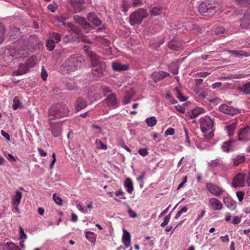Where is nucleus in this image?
<instances>
[{"instance_id":"f257e3e1","label":"nucleus","mask_w":250,"mask_h":250,"mask_svg":"<svg viewBox=\"0 0 250 250\" xmlns=\"http://www.w3.org/2000/svg\"><path fill=\"white\" fill-rule=\"evenodd\" d=\"M83 48L91 60L92 75L96 77H101L105 68V62L101 57L90 50L89 46L85 45Z\"/></svg>"},{"instance_id":"f03ea898","label":"nucleus","mask_w":250,"mask_h":250,"mask_svg":"<svg viewBox=\"0 0 250 250\" xmlns=\"http://www.w3.org/2000/svg\"><path fill=\"white\" fill-rule=\"evenodd\" d=\"M69 111L67 106L64 104H58L52 105L48 111V120L59 119L67 116Z\"/></svg>"},{"instance_id":"7ed1b4c3","label":"nucleus","mask_w":250,"mask_h":250,"mask_svg":"<svg viewBox=\"0 0 250 250\" xmlns=\"http://www.w3.org/2000/svg\"><path fill=\"white\" fill-rule=\"evenodd\" d=\"M201 130L208 139H211L214 135L213 121L210 117L205 116L200 119Z\"/></svg>"},{"instance_id":"20e7f679","label":"nucleus","mask_w":250,"mask_h":250,"mask_svg":"<svg viewBox=\"0 0 250 250\" xmlns=\"http://www.w3.org/2000/svg\"><path fill=\"white\" fill-rule=\"evenodd\" d=\"M81 64V58L77 55H72L68 58L62 65L68 72H73L78 69Z\"/></svg>"},{"instance_id":"39448f33","label":"nucleus","mask_w":250,"mask_h":250,"mask_svg":"<svg viewBox=\"0 0 250 250\" xmlns=\"http://www.w3.org/2000/svg\"><path fill=\"white\" fill-rule=\"evenodd\" d=\"M146 10L139 8L132 13L129 16V22L131 25H139L148 16Z\"/></svg>"},{"instance_id":"423d86ee","label":"nucleus","mask_w":250,"mask_h":250,"mask_svg":"<svg viewBox=\"0 0 250 250\" xmlns=\"http://www.w3.org/2000/svg\"><path fill=\"white\" fill-rule=\"evenodd\" d=\"M217 4L214 1L206 0L199 6V12L202 15L212 13L215 11Z\"/></svg>"},{"instance_id":"0eeeda50","label":"nucleus","mask_w":250,"mask_h":250,"mask_svg":"<svg viewBox=\"0 0 250 250\" xmlns=\"http://www.w3.org/2000/svg\"><path fill=\"white\" fill-rule=\"evenodd\" d=\"M68 2L74 13L81 12L84 9V0H68Z\"/></svg>"},{"instance_id":"6e6552de","label":"nucleus","mask_w":250,"mask_h":250,"mask_svg":"<svg viewBox=\"0 0 250 250\" xmlns=\"http://www.w3.org/2000/svg\"><path fill=\"white\" fill-rule=\"evenodd\" d=\"M250 131V127L249 126L240 128L238 132V140L245 142L250 141V137L249 136Z\"/></svg>"},{"instance_id":"1a4fd4ad","label":"nucleus","mask_w":250,"mask_h":250,"mask_svg":"<svg viewBox=\"0 0 250 250\" xmlns=\"http://www.w3.org/2000/svg\"><path fill=\"white\" fill-rule=\"evenodd\" d=\"M206 188L210 193L215 196H220L224 191L222 188L211 183H207Z\"/></svg>"},{"instance_id":"9d476101","label":"nucleus","mask_w":250,"mask_h":250,"mask_svg":"<svg viewBox=\"0 0 250 250\" xmlns=\"http://www.w3.org/2000/svg\"><path fill=\"white\" fill-rule=\"evenodd\" d=\"M219 110L220 111H221L224 113L230 115L238 114L240 113V111L238 109L232 106H229L226 104H221L219 107Z\"/></svg>"},{"instance_id":"9b49d317","label":"nucleus","mask_w":250,"mask_h":250,"mask_svg":"<svg viewBox=\"0 0 250 250\" xmlns=\"http://www.w3.org/2000/svg\"><path fill=\"white\" fill-rule=\"evenodd\" d=\"M48 122L50 124V126L51 129V132L52 135L55 137H58L61 136L62 133V123H53L51 120L49 121Z\"/></svg>"},{"instance_id":"f8f14e48","label":"nucleus","mask_w":250,"mask_h":250,"mask_svg":"<svg viewBox=\"0 0 250 250\" xmlns=\"http://www.w3.org/2000/svg\"><path fill=\"white\" fill-rule=\"evenodd\" d=\"M208 206L214 210H221L223 207L221 202L215 198H211L209 199Z\"/></svg>"},{"instance_id":"ddd939ff","label":"nucleus","mask_w":250,"mask_h":250,"mask_svg":"<svg viewBox=\"0 0 250 250\" xmlns=\"http://www.w3.org/2000/svg\"><path fill=\"white\" fill-rule=\"evenodd\" d=\"M245 175L240 173L236 175L233 178L232 185L234 187H243L244 186Z\"/></svg>"},{"instance_id":"4468645a","label":"nucleus","mask_w":250,"mask_h":250,"mask_svg":"<svg viewBox=\"0 0 250 250\" xmlns=\"http://www.w3.org/2000/svg\"><path fill=\"white\" fill-rule=\"evenodd\" d=\"M169 75V74L168 72L159 71L158 72H154L152 74V78L154 82H157Z\"/></svg>"},{"instance_id":"2eb2a0df","label":"nucleus","mask_w":250,"mask_h":250,"mask_svg":"<svg viewBox=\"0 0 250 250\" xmlns=\"http://www.w3.org/2000/svg\"><path fill=\"white\" fill-rule=\"evenodd\" d=\"M205 110L201 107H196L188 112V116L190 119H194L199 116L201 114L204 113Z\"/></svg>"},{"instance_id":"dca6fc26","label":"nucleus","mask_w":250,"mask_h":250,"mask_svg":"<svg viewBox=\"0 0 250 250\" xmlns=\"http://www.w3.org/2000/svg\"><path fill=\"white\" fill-rule=\"evenodd\" d=\"M237 125L236 122H233L231 124L224 126V130L227 131V133L229 136L231 137L234 135Z\"/></svg>"},{"instance_id":"f3484780","label":"nucleus","mask_w":250,"mask_h":250,"mask_svg":"<svg viewBox=\"0 0 250 250\" xmlns=\"http://www.w3.org/2000/svg\"><path fill=\"white\" fill-rule=\"evenodd\" d=\"M106 104L108 106H114L117 104V100L116 95L113 94H110L105 99Z\"/></svg>"},{"instance_id":"a211bd4d","label":"nucleus","mask_w":250,"mask_h":250,"mask_svg":"<svg viewBox=\"0 0 250 250\" xmlns=\"http://www.w3.org/2000/svg\"><path fill=\"white\" fill-rule=\"evenodd\" d=\"M223 202L226 206L231 210H234L236 208V203L231 197H226L223 199Z\"/></svg>"},{"instance_id":"6ab92c4d","label":"nucleus","mask_w":250,"mask_h":250,"mask_svg":"<svg viewBox=\"0 0 250 250\" xmlns=\"http://www.w3.org/2000/svg\"><path fill=\"white\" fill-rule=\"evenodd\" d=\"M242 28L249 29L250 28V14H245L243 17L240 24Z\"/></svg>"},{"instance_id":"aec40b11","label":"nucleus","mask_w":250,"mask_h":250,"mask_svg":"<svg viewBox=\"0 0 250 250\" xmlns=\"http://www.w3.org/2000/svg\"><path fill=\"white\" fill-rule=\"evenodd\" d=\"M112 67L113 69L116 71H121L123 70H126L128 69L129 66L126 64H123L118 62H113L112 63Z\"/></svg>"},{"instance_id":"412c9836","label":"nucleus","mask_w":250,"mask_h":250,"mask_svg":"<svg viewBox=\"0 0 250 250\" xmlns=\"http://www.w3.org/2000/svg\"><path fill=\"white\" fill-rule=\"evenodd\" d=\"M73 19L76 22L83 26L85 28L90 27V24L86 21L84 18L81 17L78 15H75L74 16Z\"/></svg>"},{"instance_id":"4be33fe9","label":"nucleus","mask_w":250,"mask_h":250,"mask_svg":"<svg viewBox=\"0 0 250 250\" xmlns=\"http://www.w3.org/2000/svg\"><path fill=\"white\" fill-rule=\"evenodd\" d=\"M168 47L172 50H179L182 49L183 47L181 42H177L176 40H172L168 43Z\"/></svg>"},{"instance_id":"5701e85b","label":"nucleus","mask_w":250,"mask_h":250,"mask_svg":"<svg viewBox=\"0 0 250 250\" xmlns=\"http://www.w3.org/2000/svg\"><path fill=\"white\" fill-rule=\"evenodd\" d=\"M87 19L96 26L100 25L102 23L101 21L97 18L96 15L92 12L88 13Z\"/></svg>"},{"instance_id":"b1692460","label":"nucleus","mask_w":250,"mask_h":250,"mask_svg":"<svg viewBox=\"0 0 250 250\" xmlns=\"http://www.w3.org/2000/svg\"><path fill=\"white\" fill-rule=\"evenodd\" d=\"M87 105V104L85 100L82 98H79L76 103V109L77 111H79L86 107Z\"/></svg>"},{"instance_id":"393cba45","label":"nucleus","mask_w":250,"mask_h":250,"mask_svg":"<svg viewBox=\"0 0 250 250\" xmlns=\"http://www.w3.org/2000/svg\"><path fill=\"white\" fill-rule=\"evenodd\" d=\"M28 68L29 67L26 64H21L20 65L19 69L14 71L13 74L16 76L21 75L26 73L27 72Z\"/></svg>"},{"instance_id":"a878e982","label":"nucleus","mask_w":250,"mask_h":250,"mask_svg":"<svg viewBox=\"0 0 250 250\" xmlns=\"http://www.w3.org/2000/svg\"><path fill=\"white\" fill-rule=\"evenodd\" d=\"M229 51L236 57H249L250 56V54L247 53L244 50H229Z\"/></svg>"},{"instance_id":"bb28decb","label":"nucleus","mask_w":250,"mask_h":250,"mask_svg":"<svg viewBox=\"0 0 250 250\" xmlns=\"http://www.w3.org/2000/svg\"><path fill=\"white\" fill-rule=\"evenodd\" d=\"M194 91L198 97L202 99H205L208 95L207 92L200 87H196Z\"/></svg>"},{"instance_id":"cd10ccee","label":"nucleus","mask_w":250,"mask_h":250,"mask_svg":"<svg viewBox=\"0 0 250 250\" xmlns=\"http://www.w3.org/2000/svg\"><path fill=\"white\" fill-rule=\"evenodd\" d=\"M123 241L126 248L128 247L130 245V235L126 230H124Z\"/></svg>"},{"instance_id":"c85d7f7f","label":"nucleus","mask_w":250,"mask_h":250,"mask_svg":"<svg viewBox=\"0 0 250 250\" xmlns=\"http://www.w3.org/2000/svg\"><path fill=\"white\" fill-rule=\"evenodd\" d=\"M22 198V193L20 191H16L15 195L12 198L13 204L20 205Z\"/></svg>"},{"instance_id":"c756f323","label":"nucleus","mask_w":250,"mask_h":250,"mask_svg":"<svg viewBox=\"0 0 250 250\" xmlns=\"http://www.w3.org/2000/svg\"><path fill=\"white\" fill-rule=\"evenodd\" d=\"M124 186L127 188V191L129 193H132L133 190V186L132 182L130 178H126L124 183Z\"/></svg>"},{"instance_id":"7c9ffc66","label":"nucleus","mask_w":250,"mask_h":250,"mask_svg":"<svg viewBox=\"0 0 250 250\" xmlns=\"http://www.w3.org/2000/svg\"><path fill=\"white\" fill-rule=\"evenodd\" d=\"M49 38L53 39L56 43H58L61 41L62 36L61 34L55 32H49Z\"/></svg>"},{"instance_id":"2f4dec72","label":"nucleus","mask_w":250,"mask_h":250,"mask_svg":"<svg viewBox=\"0 0 250 250\" xmlns=\"http://www.w3.org/2000/svg\"><path fill=\"white\" fill-rule=\"evenodd\" d=\"M240 90L246 95L250 94V82H247L239 87Z\"/></svg>"},{"instance_id":"473e14b6","label":"nucleus","mask_w":250,"mask_h":250,"mask_svg":"<svg viewBox=\"0 0 250 250\" xmlns=\"http://www.w3.org/2000/svg\"><path fill=\"white\" fill-rule=\"evenodd\" d=\"M246 160V158L244 156H237L233 159V165L237 166L239 164L243 163Z\"/></svg>"},{"instance_id":"72a5a7b5","label":"nucleus","mask_w":250,"mask_h":250,"mask_svg":"<svg viewBox=\"0 0 250 250\" xmlns=\"http://www.w3.org/2000/svg\"><path fill=\"white\" fill-rule=\"evenodd\" d=\"M233 143L232 140H229L223 143L222 148L225 152H229L232 148L231 144Z\"/></svg>"},{"instance_id":"f704fd0d","label":"nucleus","mask_w":250,"mask_h":250,"mask_svg":"<svg viewBox=\"0 0 250 250\" xmlns=\"http://www.w3.org/2000/svg\"><path fill=\"white\" fill-rule=\"evenodd\" d=\"M151 14L153 16H158L163 13V8L160 6H154L151 10Z\"/></svg>"},{"instance_id":"c9c22d12","label":"nucleus","mask_w":250,"mask_h":250,"mask_svg":"<svg viewBox=\"0 0 250 250\" xmlns=\"http://www.w3.org/2000/svg\"><path fill=\"white\" fill-rule=\"evenodd\" d=\"M37 61V59L35 56H32L28 58L25 62V64L29 68L34 66Z\"/></svg>"},{"instance_id":"e433bc0d","label":"nucleus","mask_w":250,"mask_h":250,"mask_svg":"<svg viewBox=\"0 0 250 250\" xmlns=\"http://www.w3.org/2000/svg\"><path fill=\"white\" fill-rule=\"evenodd\" d=\"M146 122L148 126L152 127L156 125L157 121L155 117L152 116L146 118Z\"/></svg>"},{"instance_id":"4c0bfd02","label":"nucleus","mask_w":250,"mask_h":250,"mask_svg":"<svg viewBox=\"0 0 250 250\" xmlns=\"http://www.w3.org/2000/svg\"><path fill=\"white\" fill-rule=\"evenodd\" d=\"M92 128L94 134L96 137H100V134L102 133V128L98 125H93Z\"/></svg>"},{"instance_id":"58836bf2","label":"nucleus","mask_w":250,"mask_h":250,"mask_svg":"<svg viewBox=\"0 0 250 250\" xmlns=\"http://www.w3.org/2000/svg\"><path fill=\"white\" fill-rule=\"evenodd\" d=\"M21 103L20 102L18 97L16 96L13 99V108L14 110H17L18 108L21 106Z\"/></svg>"},{"instance_id":"ea45409f","label":"nucleus","mask_w":250,"mask_h":250,"mask_svg":"<svg viewBox=\"0 0 250 250\" xmlns=\"http://www.w3.org/2000/svg\"><path fill=\"white\" fill-rule=\"evenodd\" d=\"M55 43L56 42L53 39H49L46 41V46L50 51H53L54 49Z\"/></svg>"},{"instance_id":"a19ab883","label":"nucleus","mask_w":250,"mask_h":250,"mask_svg":"<svg viewBox=\"0 0 250 250\" xmlns=\"http://www.w3.org/2000/svg\"><path fill=\"white\" fill-rule=\"evenodd\" d=\"M85 237L91 243H94L96 241V238L93 232L90 231L87 232Z\"/></svg>"},{"instance_id":"79ce46f5","label":"nucleus","mask_w":250,"mask_h":250,"mask_svg":"<svg viewBox=\"0 0 250 250\" xmlns=\"http://www.w3.org/2000/svg\"><path fill=\"white\" fill-rule=\"evenodd\" d=\"M175 95L176 97L181 102H184L186 100L185 97L182 95L180 91L178 88L175 89Z\"/></svg>"},{"instance_id":"37998d69","label":"nucleus","mask_w":250,"mask_h":250,"mask_svg":"<svg viewBox=\"0 0 250 250\" xmlns=\"http://www.w3.org/2000/svg\"><path fill=\"white\" fill-rule=\"evenodd\" d=\"M5 29L4 27L0 24V44L3 42Z\"/></svg>"},{"instance_id":"c03bdc74","label":"nucleus","mask_w":250,"mask_h":250,"mask_svg":"<svg viewBox=\"0 0 250 250\" xmlns=\"http://www.w3.org/2000/svg\"><path fill=\"white\" fill-rule=\"evenodd\" d=\"M132 98V92L128 93L124 98L123 103L124 104L129 103L131 101V99Z\"/></svg>"},{"instance_id":"a18cd8bd","label":"nucleus","mask_w":250,"mask_h":250,"mask_svg":"<svg viewBox=\"0 0 250 250\" xmlns=\"http://www.w3.org/2000/svg\"><path fill=\"white\" fill-rule=\"evenodd\" d=\"M95 143L97 148L98 149L106 150L107 148V146L104 144L100 140H96Z\"/></svg>"},{"instance_id":"49530a36","label":"nucleus","mask_w":250,"mask_h":250,"mask_svg":"<svg viewBox=\"0 0 250 250\" xmlns=\"http://www.w3.org/2000/svg\"><path fill=\"white\" fill-rule=\"evenodd\" d=\"M225 31L226 29L224 27L219 26L216 28L215 33L216 35L221 36L225 34Z\"/></svg>"},{"instance_id":"de8ad7c7","label":"nucleus","mask_w":250,"mask_h":250,"mask_svg":"<svg viewBox=\"0 0 250 250\" xmlns=\"http://www.w3.org/2000/svg\"><path fill=\"white\" fill-rule=\"evenodd\" d=\"M188 209V208L187 207H184L182 208L177 213L176 215L175 216V219H178L183 213L187 212Z\"/></svg>"},{"instance_id":"09e8293b","label":"nucleus","mask_w":250,"mask_h":250,"mask_svg":"<svg viewBox=\"0 0 250 250\" xmlns=\"http://www.w3.org/2000/svg\"><path fill=\"white\" fill-rule=\"evenodd\" d=\"M170 218L171 214L170 213L168 214V215H167L164 218L163 222L161 224V227H164L166 226L168 224L169 220L170 219Z\"/></svg>"},{"instance_id":"8fccbe9b","label":"nucleus","mask_w":250,"mask_h":250,"mask_svg":"<svg viewBox=\"0 0 250 250\" xmlns=\"http://www.w3.org/2000/svg\"><path fill=\"white\" fill-rule=\"evenodd\" d=\"M115 196L119 197L121 199H125V192L121 189H119L115 192Z\"/></svg>"},{"instance_id":"3c124183","label":"nucleus","mask_w":250,"mask_h":250,"mask_svg":"<svg viewBox=\"0 0 250 250\" xmlns=\"http://www.w3.org/2000/svg\"><path fill=\"white\" fill-rule=\"evenodd\" d=\"M122 7L123 8V10L125 12H127L129 7V3L128 1L125 0H124L123 2L122 3Z\"/></svg>"},{"instance_id":"603ef678","label":"nucleus","mask_w":250,"mask_h":250,"mask_svg":"<svg viewBox=\"0 0 250 250\" xmlns=\"http://www.w3.org/2000/svg\"><path fill=\"white\" fill-rule=\"evenodd\" d=\"M53 199L54 202L58 205H61L62 204V200L59 196H56V194L54 193L53 195Z\"/></svg>"},{"instance_id":"864d4df0","label":"nucleus","mask_w":250,"mask_h":250,"mask_svg":"<svg viewBox=\"0 0 250 250\" xmlns=\"http://www.w3.org/2000/svg\"><path fill=\"white\" fill-rule=\"evenodd\" d=\"M210 73L208 72L202 71L198 72L196 74V77H206L209 75Z\"/></svg>"},{"instance_id":"5fc2aeb1","label":"nucleus","mask_w":250,"mask_h":250,"mask_svg":"<svg viewBox=\"0 0 250 250\" xmlns=\"http://www.w3.org/2000/svg\"><path fill=\"white\" fill-rule=\"evenodd\" d=\"M244 195L245 194L243 191H238L236 192L237 197L240 202L243 200Z\"/></svg>"},{"instance_id":"6e6d98bb","label":"nucleus","mask_w":250,"mask_h":250,"mask_svg":"<svg viewBox=\"0 0 250 250\" xmlns=\"http://www.w3.org/2000/svg\"><path fill=\"white\" fill-rule=\"evenodd\" d=\"M175 133V130L171 127H169L167 128L166 131H165V135L168 136V135H173Z\"/></svg>"},{"instance_id":"4d7b16f0","label":"nucleus","mask_w":250,"mask_h":250,"mask_svg":"<svg viewBox=\"0 0 250 250\" xmlns=\"http://www.w3.org/2000/svg\"><path fill=\"white\" fill-rule=\"evenodd\" d=\"M138 153L143 156H146L148 154V150L146 148H141L139 149Z\"/></svg>"},{"instance_id":"13d9d810","label":"nucleus","mask_w":250,"mask_h":250,"mask_svg":"<svg viewBox=\"0 0 250 250\" xmlns=\"http://www.w3.org/2000/svg\"><path fill=\"white\" fill-rule=\"evenodd\" d=\"M166 98L173 104L177 103V101L169 94H167Z\"/></svg>"},{"instance_id":"bf43d9fd","label":"nucleus","mask_w":250,"mask_h":250,"mask_svg":"<svg viewBox=\"0 0 250 250\" xmlns=\"http://www.w3.org/2000/svg\"><path fill=\"white\" fill-rule=\"evenodd\" d=\"M47 76H48V75L47 74L46 70H45V69L44 68V66H42V72H41L42 78V79L43 80L45 81L47 79Z\"/></svg>"},{"instance_id":"052dcab7","label":"nucleus","mask_w":250,"mask_h":250,"mask_svg":"<svg viewBox=\"0 0 250 250\" xmlns=\"http://www.w3.org/2000/svg\"><path fill=\"white\" fill-rule=\"evenodd\" d=\"M132 1V6L137 7L141 5L143 3V0H131Z\"/></svg>"},{"instance_id":"680f3d73","label":"nucleus","mask_w":250,"mask_h":250,"mask_svg":"<svg viewBox=\"0 0 250 250\" xmlns=\"http://www.w3.org/2000/svg\"><path fill=\"white\" fill-rule=\"evenodd\" d=\"M241 222V218L238 216H235L232 221V223L233 225H237Z\"/></svg>"},{"instance_id":"e2e57ef3","label":"nucleus","mask_w":250,"mask_h":250,"mask_svg":"<svg viewBox=\"0 0 250 250\" xmlns=\"http://www.w3.org/2000/svg\"><path fill=\"white\" fill-rule=\"evenodd\" d=\"M20 237L21 239H26V235L24 233L23 229L21 227H20Z\"/></svg>"},{"instance_id":"0e129e2a","label":"nucleus","mask_w":250,"mask_h":250,"mask_svg":"<svg viewBox=\"0 0 250 250\" xmlns=\"http://www.w3.org/2000/svg\"><path fill=\"white\" fill-rule=\"evenodd\" d=\"M56 4H50L48 6V9L51 12H55L57 9Z\"/></svg>"},{"instance_id":"69168bd1","label":"nucleus","mask_w":250,"mask_h":250,"mask_svg":"<svg viewBox=\"0 0 250 250\" xmlns=\"http://www.w3.org/2000/svg\"><path fill=\"white\" fill-rule=\"evenodd\" d=\"M205 212H206V211L205 210H202L201 213L198 215L196 219L195 220V222H194L195 224H197V221L198 220L201 219L204 216Z\"/></svg>"},{"instance_id":"338daca9","label":"nucleus","mask_w":250,"mask_h":250,"mask_svg":"<svg viewBox=\"0 0 250 250\" xmlns=\"http://www.w3.org/2000/svg\"><path fill=\"white\" fill-rule=\"evenodd\" d=\"M1 134L2 136L3 137H4L6 140L10 141V136L8 133L6 132L5 131H4L3 130H1Z\"/></svg>"},{"instance_id":"774afa93","label":"nucleus","mask_w":250,"mask_h":250,"mask_svg":"<svg viewBox=\"0 0 250 250\" xmlns=\"http://www.w3.org/2000/svg\"><path fill=\"white\" fill-rule=\"evenodd\" d=\"M220 160L215 159L211 161L210 165L212 167H216L220 163Z\"/></svg>"}]
</instances>
